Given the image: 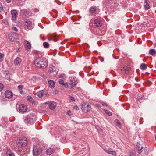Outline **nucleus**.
<instances>
[{"label":"nucleus","instance_id":"obj_21","mask_svg":"<svg viewBox=\"0 0 156 156\" xmlns=\"http://www.w3.org/2000/svg\"><path fill=\"white\" fill-rule=\"evenodd\" d=\"M90 12L92 13H96L98 12V10L96 9V7H92L90 8Z\"/></svg>","mask_w":156,"mask_h":156},{"label":"nucleus","instance_id":"obj_44","mask_svg":"<svg viewBox=\"0 0 156 156\" xmlns=\"http://www.w3.org/2000/svg\"><path fill=\"white\" fill-rule=\"evenodd\" d=\"M4 55L1 53H0V59L4 57Z\"/></svg>","mask_w":156,"mask_h":156},{"label":"nucleus","instance_id":"obj_10","mask_svg":"<svg viewBox=\"0 0 156 156\" xmlns=\"http://www.w3.org/2000/svg\"><path fill=\"white\" fill-rule=\"evenodd\" d=\"M55 69L54 67L52 68H49V73L51 74V75L52 76H55L57 74V72L55 70Z\"/></svg>","mask_w":156,"mask_h":156},{"label":"nucleus","instance_id":"obj_25","mask_svg":"<svg viewBox=\"0 0 156 156\" xmlns=\"http://www.w3.org/2000/svg\"><path fill=\"white\" fill-rule=\"evenodd\" d=\"M105 151L108 153L112 154L114 156H115L116 155V153L115 151H110L109 150H105Z\"/></svg>","mask_w":156,"mask_h":156},{"label":"nucleus","instance_id":"obj_42","mask_svg":"<svg viewBox=\"0 0 156 156\" xmlns=\"http://www.w3.org/2000/svg\"><path fill=\"white\" fill-rule=\"evenodd\" d=\"M73 108L76 110H79V108L77 106H75Z\"/></svg>","mask_w":156,"mask_h":156},{"label":"nucleus","instance_id":"obj_54","mask_svg":"<svg viewBox=\"0 0 156 156\" xmlns=\"http://www.w3.org/2000/svg\"><path fill=\"white\" fill-rule=\"evenodd\" d=\"M22 93V91H21V93Z\"/></svg>","mask_w":156,"mask_h":156},{"label":"nucleus","instance_id":"obj_40","mask_svg":"<svg viewBox=\"0 0 156 156\" xmlns=\"http://www.w3.org/2000/svg\"><path fill=\"white\" fill-rule=\"evenodd\" d=\"M23 87V86L22 85H19L18 86V88L20 90H21L22 89Z\"/></svg>","mask_w":156,"mask_h":156},{"label":"nucleus","instance_id":"obj_11","mask_svg":"<svg viewBox=\"0 0 156 156\" xmlns=\"http://www.w3.org/2000/svg\"><path fill=\"white\" fill-rule=\"evenodd\" d=\"M69 83L70 85L71 88H72L76 84L75 80L74 78H71L69 79Z\"/></svg>","mask_w":156,"mask_h":156},{"label":"nucleus","instance_id":"obj_35","mask_svg":"<svg viewBox=\"0 0 156 156\" xmlns=\"http://www.w3.org/2000/svg\"><path fill=\"white\" fill-rule=\"evenodd\" d=\"M59 83L61 85H64V81L63 80L60 79L59 80Z\"/></svg>","mask_w":156,"mask_h":156},{"label":"nucleus","instance_id":"obj_29","mask_svg":"<svg viewBox=\"0 0 156 156\" xmlns=\"http://www.w3.org/2000/svg\"><path fill=\"white\" fill-rule=\"evenodd\" d=\"M6 75L5 76V78L9 81L10 80V77L9 73V72H7L6 73Z\"/></svg>","mask_w":156,"mask_h":156},{"label":"nucleus","instance_id":"obj_32","mask_svg":"<svg viewBox=\"0 0 156 156\" xmlns=\"http://www.w3.org/2000/svg\"><path fill=\"white\" fill-rule=\"evenodd\" d=\"M9 39L10 41H13L16 39V38L13 36H12V35H10L9 37Z\"/></svg>","mask_w":156,"mask_h":156},{"label":"nucleus","instance_id":"obj_12","mask_svg":"<svg viewBox=\"0 0 156 156\" xmlns=\"http://www.w3.org/2000/svg\"><path fill=\"white\" fill-rule=\"evenodd\" d=\"M22 59L20 58L17 57L14 60V62L15 65L20 66L22 62Z\"/></svg>","mask_w":156,"mask_h":156},{"label":"nucleus","instance_id":"obj_24","mask_svg":"<svg viewBox=\"0 0 156 156\" xmlns=\"http://www.w3.org/2000/svg\"><path fill=\"white\" fill-rule=\"evenodd\" d=\"M130 68L129 67H128L127 66H125L124 67H123L122 69V71H124L126 73H127L129 69Z\"/></svg>","mask_w":156,"mask_h":156},{"label":"nucleus","instance_id":"obj_4","mask_svg":"<svg viewBox=\"0 0 156 156\" xmlns=\"http://www.w3.org/2000/svg\"><path fill=\"white\" fill-rule=\"evenodd\" d=\"M45 104H48L49 108L50 109L53 110L54 109L56 106V103L54 101L47 102L44 103Z\"/></svg>","mask_w":156,"mask_h":156},{"label":"nucleus","instance_id":"obj_18","mask_svg":"<svg viewBox=\"0 0 156 156\" xmlns=\"http://www.w3.org/2000/svg\"><path fill=\"white\" fill-rule=\"evenodd\" d=\"M17 153L20 156H23L25 154V153L22 150L21 147L17 150Z\"/></svg>","mask_w":156,"mask_h":156},{"label":"nucleus","instance_id":"obj_7","mask_svg":"<svg viewBox=\"0 0 156 156\" xmlns=\"http://www.w3.org/2000/svg\"><path fill=\"white\" fill-rule=\"evenodd\" d=\"M55 151L54 148L49 147L47 149L46 151V153L47 155H50L53 153Z\"/></svg>","mask_w":156,"mask_h":156},{"label":"nucleus","instance_id":"obj_22","mask_svg":"<svg viewBox=\"0 0 156 156\" xmlns=\"http://www.w3.org/2000/svg\"><path fill=\"white\" fill-rule=\"evenodd\" d=\"M144 7L146 10H148L150 6L149 4L148 3V0H146L144 2Z\"/></svg>","mask_w":156,"mask_h":156},{"label":"nucleus","instance_id":"obj_50","mask_svg":"<svg viewBox=\"0 0 156 156\" xmlns=\"http://www.w3.org/2000/svg\"><path fill=\"white\" fill-rule=\"evenodd\" d=\"M13 34H16L15 33H13Z\"/></svg>","mask_w":156,"mask_h":156},{"label":"nucleus","instance_id":"obj_34","mask_svg":"<svg viewBox=\"0 0 156 156\" xmlns=\"http://www.w3.org/2000/svg\"><path fill=\"white\" fill-rule=\"evenodd\" d=\"M105 112L109 116H111L112 115V113L109 111L106 110H105Z\"/></svg>","mask_w":156,"mask_h":156},{"label":"nucleus","instance_id":"obj_45","mask_svg":"<svg viewBox=\"0 0 156 156\" xmlns=\"http://www.w3.org/2000/svg\"><path fill=\"white\" fill-rule=\"evenodd\" d=\"M102 105L103 106H104L106 107L107 106V104L106 103H102Z\"/></svg>","mask_w":156,"mask_h":156},{"label":"nucleus","instance_id":"obj_31","mask_svg":"<svg viewBox=\"0 0 156 156\" xmlns=\"http://www.w3.org/2000/svg\"><path fill=\"white\" fill-rule=\"evenodd\" d=\"M27 99L30 102H33V99L30 96H28L27 97Z\"/></svg>","mask_w":156,"mask_h":156},{"label":"nucleus","instance_id":"obj_15","mask_svg":"<svg viewBox=\"0 0 156 156\" xmlns=\"http://www.w3.org/2000/svg\"><path fill=\"white\" fill-rule=\"evenodd\" d=\"M94 23L95 26L98 27H100L102 25L101 22L98 19H95L94 20Z\"/></svg>","mask_w":156,"mask_h":156},{"label":"nucleus","instance_id":"obj_27","mask_svg":"<svg viewBox=\"0 0 156 156\" xmlns=\"http://www.w3.org/2000/svg\"><path fill=\"white\" fill-rule=\"evenodd\" d=\"M149 54L152 55H153L156 54V52L154 49H151L150 50Z\"/></svg>","mask_w":156,"mask_h":156},{"label":"nucleus","instance_id":"obj_19","mask_svg":"<svg viewBox=\"0 0 156 156\" xmlns=\"http://www.w3.org/2000/svg\"><path fill=\"white\" fill-rule=\"evenodd\" d=\"M44 91L43 90L40 91L36 94V95L39 98H41L43 96Z\"/></svg>","mask_w":156,"mask_h":156},{"label":"nucleus","instance_id":"obj_38","mask_svg":"<svg viewBox=\"0 0 156 156\" xmlns=\"http://www.w3.org/2000/svg\"><path fill=\"white\" fill-rule=\"evenodd\" d=\"M3 8L2 4L0 3V11L2 12L3 11Z\"/></svg>","mask_w":156,"mask_h":156},{"label":"nucleus","instance_id":"obj_53","mask_svg":"<svg viewBox=\"0 0 156 156\" xmlns=\"http://www.w3.org/2000/svg\"><path fill=\"white\" fill-rule=\"evenodd\" d=\"M22 93V91H21V93Z\"/></svg>","mask_w":156,"mask_h":156},{"label":"nucleus","instance_id":"obj_17","mask_svg":"<svg viewBox=\"0 0 156 156\" xmlns=\"http://www.w3.org/2000/svg\"><path fill=\"white\" fill-rule=\"evenodd\" d=\"M48 83L50 87L51 88H53L55 86V83L54 81L51 80L48 81Z\"/></svg>","mask_w":156,"mask_h":156},{"label":"nucleus","instance_id":"obj_41","mask_svg":"<svg viewBox=\"0 0 156 156\" xmlns=\"http://www.w3.org/2000/svg\"><path fill=\"white\" fill-rule=\"evenodd\" d=\"M70 101H74L75 100V99L73 97H71L70 98Z\"/></svg>","mask_w":156,"mask_h":156},{"label":"nucleus","instance_id":"obj_28","mask_svg":"<svg viewBox=\"0 0 156 156\" xmlns=\"http://www.w3.org/2000/svg\"><path fill=\"white\" fill-rule=\"evenodd\" d=\"M140 68L141 69L144 70L146 69L147 66L146 64L144 63H142L140 66Z\"/></svg>","mask_w":156,"mask_h":156},{"label":"nucleus","instance_id":"obj_47","mask_svg":"<svg viewBox=\"0 0 156 156\" xmlns=\"http://www.w3.org/2000/svg\"><path fill=\"white\" fill-rule=\"evenodd\" d=\"M53 40L54 41H56L58 40V38L55 37L54 39H53Z\"/></svg>","mask_w":156,"mask_h":156},{"label":"nucleus","instance_id":"obj_46","mask_svg":"<svg viewBox=\"0 0 156 156\" xmlns=\"http://www.w3.org/2000/svg\"><path fill=\"white\" fill-rule=\"evenodd\" d=\"M67 113L68 114H69V115H71V112L70 110H69L68 111Z\"/></svg>","mask_w":156,"mask_h":156},{"label":"nucleus","instance_id":"obj_16","mask_svg":"<svg viewBox=\"0 0 156 156\" xmlns=\"http://www.w3.org/2000/svg\"><path fill=\"white\" fill-rule=\"evenodd\" d=\"M84 107L85 108H83V107H82V109L83 110H84L85 111H86L87 112H88L89 111H90V110H91L90 106L89 105H85Z\"/></svg>","mask_w":156,"mask_h":156},{"label":"nucleus","instance_id":"obj_8","mask_svg":"<svg viewBox=\"0 0 156 156\" xmlns=\"http://www.w3.org/2000/svg\"><path fill=\"white\" fill-rule=\"evenodd\" d=\"M5 96L6 98L8 99H10L12 97L13 94L11 91L7 90L5 93Z\"/></svg>","mask_w":156,"mask_h":156},{"label":"nucleus","instance_id":"obj_48","mask_svg":"<svg viewBox=\"0 0 156 156\" xmlns=\"http://www.w3.org/2000/svg\"><path fill=\"white\" fill-rule=\"evenodd\" d=\"M6 2L7 3H9L11 2V0H6Z\"/></svg>","mask_w":156,"mask_h":156},{"label":"nucleus","instance_id":"obj_3","mask_svg":"<svg viewBox=\"0 0 156 156\" xmlns=\"http://www.w3.org/2000/svg\"><path fill=\"white\" fill-rule=\"evenodd\" d=\"M41 149L36 146H34L33 148V153L34 156L39 155L41 152Z\"/></svg>","mask_w":156,"mask_h":156},{"label":"nucleus","instance_id":"obj_9","mask_svg":"<svg viewBox=\"0 0 156 156\" xmlns=\"http://www.w3.org/2000/svg\"><path fill=\"white\" fill-rule=\"evenodd\" d=\"M27 141L26 140L23 141V140H21L18 142L17 145L19 147H24L27 145Z\"/></svg>","mask_w":156,"mask_h":156},{"label":"nucleus","instance_id":"obj_43","mask_svg":"<svg viewBox=\"0 0 156 156\" xmlns=\"http://www.w3.org/2000/svg\"><path fill=\"white\" fill-rule=\"evenodd\" d=\"M129 156H136L132 152H130V155Z\"/></svg>","mask_w":156,"mask_h":156},{"label":"nucleus","instance_id":"obj_39","mask_svg":"<svg viewBox=\"0 0 156 156\" xmlns=\"http://www.w3.org/2000/svg\"><path fill=\"white\" fill-rule=\"evenodd\" d=\"M142 148L141 147V148H139V149H138V152L139 153H141V152H142Z\"/></svg>","mask_w":156,"mask_h":156},{"label":"nucleus","instance_id":"obj_33","mask_svg":"<svg viewBox=\"0 0 156 156\" xmlns=\"http://www.w3.org/2000/svg\"><path fill=\"white\" fill-rule=\"evenodd\" d=\"M59 76L60 78H62L63 79H65L66 78V75L64 73L61 74Z\"/></svg>","mask_w":156,"mask_h":156},{"label":"nucleus","instance_id":"obj_14","mask_svg":"<svg viewBox=\"0 0 156 156\" xmlns=\"http://www.w3.org/2000/svg\"><path fill=\"white\" fill-rule=\"evenodd\" d=\"M11 13L12 15V20H15L16 19L18 13L15 10H13L12 11Z\"/></svg>","mask_w":156,"mask_h":156},{"label":"nucleus","instance_id":"obj_49","mask_svg":"<svg viewBox=\"0 0 156 156\" xmlns=\"http://www.w3.org/2000/svg\"><path fill=\"white\" fill-rule=\"evenodd\" d=\"M45 95L46 96H48V94H45Z\"/></svg>","mask_w":156,"mask_h":156},{"label":"nucleus","instance_id":"obj_26","mask_svg":"<svg viewBox=\"0 0 156 156\" xmlns=\"http://www.w3.org/2000/svg\"><path fill=\"white\" fill-rule=\"evenodd\" d=\"M115 122L116 123V126H117L118 127L120 128L121 127V125L118 119H116L115 120Z\"/></svg>","mask_w":156,"mask_h":156},{"label":"nucleus","instance_id":"obj_37","mask_svg":"<svg viewBox=\"0 0 156 156\" xmlns=\"http://www.w3.org/2000/svg\"><path fill=\"white\" fill-rule=\"evenodd\" d=\"M3 88V85L2 84L0 83V91H2Z\"/></svg>","mask_w":156,"mask_h":156},{"label":"nucleus","instance_id":"obj_2","mask_svg":"<svg viewBox=\"0 0 156 156\" xmlns=\"http://www.w3.org/2000/svg\"><path fill=\"white\" fill-rule=\"evenodd\" d=\"M35 117L34 116L27 115L24 120L25 122L30 124H33L34 122Z\"/></svg>","mask_w":156,"mask_h":156},{"label":"nucleus","instance_id":"obj_6","mask_svg":"<svg viewBox=\"0 0 156 156\" xmlns=\"http://www.w3.org/2000/svg\"><path fill=\"white\" fill-rule=\"evenodd\" d=\"M18 109L20 112L24 113L27 111V108L26 105L22 104L19 106Z\"/></svg>","mask_w":156,"mask_h":156},{"label":"nucleus","instance_id":"obj_5","mask_svg":"<svg viewBox=\"0 0 156 156\" xmlns=\"http://www.w3.org/2000/svg\"><path fill=\"white\" fill-rule=\"evenodd\" d=\"M25 26L28 30H30L33 27L34 23L31 21L28 20L25 22Z\"/></svg>","mask_w":156,"mask_h":156},{"label":"nucleus","instance_id":"obj_30","mask_svg":"<svg viewBox=\"0 0 156 156\" xmlns=\"http://www.w3.org/2000/svg\"><path fill=\"white\" fill-rule=\"evenodd\" d=\"M43 45L44 47L46 48H48L49 47V44L48 43L46 42H44L43 43Z\"/></svg>","mask_w":156,"mask_h":156},{"label":"nucleus","instance_id":"obj_52","mask_svg":"<svg viewBox=\"0 0 156 156\" xmlns=\"http://www.w3.org/2000/svg\"><path fill=\"white\" fill-rule=\"evenodd\" d=\"M19 49H18L17 51H19Z\"/></svg>","mask_w":156,"mask_h":156},{"label":"nucleus","instance_id":"obj_20","mask_svg":"<svg viewBox=\"0 0 156 156\" xmlns=\"http://www.w3.org/2000/svg\"><path fill=\"white\" fill-rule=\"evenodd\" d=\"M33 54L37 56L41 55L42 53L39 51L34 50L33 51Z\"/></svg>","mask_w":156,"mask_h":156},{"label":"nucleus","instance_id":"obj_23","mask_svg":"<svg viewBox=\"0 0 156 156\" xmlns=\"http://www.w3.org/2000/svg\"><path fill=\"white\" fill-rule=\"evenodd\" d=\"M6 156H14L13 153L9 149L6 152Z\"/></svg>","mask_w":156,"mask_h":156},{"label":"nucleus","instance_id":"obj_36","mask_svg":"<svg viewBox=\"0 0 156 156\" xmlns=\"http://www.w3.org/2000/svg\"><path fill=\"white\" fill-rule=\"evenodd\" d=\"M12 29L15 31L17 32L18 31V30L17 29V28L14 27H12Z\"/></svg>","mask_w":156,"mask_h":156},{"label":"nucleus","instance_id":"obj_51","mask_svg":"<svg viewBox=\"0 0 156 156\" xmlns=\"http://www.w3.org/2000/svg\"><path fill=\"white\" fill-rule=\"evenodd\" d=\"M155 139L156 140V136H155Z\"/></svg>","mask_w":156,"mask_h":156},{"label":"nucleus","instance_id":"obj_1","mask_svg":"<svg viewBox=\"0 0 156 156\" xmlns=\"http://www.w3.org/2000/svg\"><path fill=\"white\" fill-rule=\"evenodd\" d=\"M34 63L36 66L42 69L46 68L48 65V62L43 57L37 58L35 60Z\"/></svg>","mask_w":156,"mask_h":156},{"label":"nucleus","instance_id":"obj_13","mask_svg":"<svg viewBox=\"0 0 156 156\" xmlns=\"http://www.w3.org/2000/svg\"><path fill=\"white\" fill-rule=\"evenodd\" d=\"M24 44L25 47L26 49L28 50L31 48V44L28 41L25 40L24 41Z\"/></svg>","mask_w":156,"mask_h":156}]
</instances>
